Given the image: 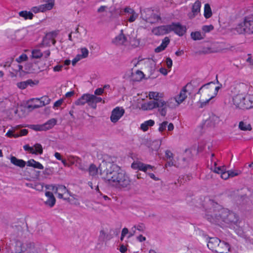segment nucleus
I'll list each match as a JSON object with an SVG mask.
<instances>
[{
    "instance_id": "obj_36",
    "label": "nucleus",
    "mask_w": 253,
    "mask_h": 253,
    "mask_svg": "<svg viewBox=\"0 0 253 253\" xmlns=\"http://www.w3.org/2000/svg\"><path fill=\"white\" fill-rule=\"evenodd\" d=\"M154 168V167H153V166H152L150 165H147V164L142 163V166H141L140 170H141V171H143L146 172L148 169L153 170Z\"/></svg>"
},
{
    "instance_id": "obj_5",
    "label": "nucleus",
    "mask_w": 253,
    "mask_h": 253,
    "mask_svg": "<svg viewBox=\"0 0 253 253\" xmlns=\"http://www.w3.org/2000/svg\"><path fill=\"white\" fill-rule=\"evenodd\" d=\"M237 32L240 34L253 33V16H249L245 18L244 22L238 25L236 28Z\"/></svg>"
},
{
    "instance_id": "obj_27",
    "label": "nucleus",
    "mask_w": 253,
    "mask_h": 253,
    "mask_svg": "<svg viewBox=\"0 0 253 253\" xmlns=\"http://www.w3.org/2000/svg\"><path fill=\"white\" fill-rule=\"evenodd\" d=\"M167 108H175L180 104L175 97L171 98L166 102Z\"/></svg>"
},
{
    "instance_id": "obj_64",
    "label": "nucleus",
    "mask_w": 253,
    "mask_h": 253,
    "mask_svg": "<svg viewBox=\"0 0 253 253\" xmlns=\"http://www.w3.org/2000/svg\"><path fill=\"white\" fill-rule=\"evenodd\" d=\"M62 68H63L62 65H58L55 66L53 68V70L55 72H58V71H61Z\"/></svg>"
},
{
    "instance_id": "obj_47",
    "label": "nucleus",
    "mask_w": 253,
    "mask_h": 253,
    "mask_svg": "<svg viewBox=\"0 0 253 253\" xmlns=\"http://www.w3.org/2000/svg\"><path fill=\"white\" fill-rule=\"evenodd\" d=\"M170 42V40L168 37H165L163 40L161 45H163L165 49L167 47Z\"/></svg>"
},
{
    "instance_id": "obj_26",
    "label": "nucleus",
    "mask_w": 253,
    "mask_h": 253,
    "mask_svg": "<svg viewBox=\"0 0 253 253\" xmlns=\"http://www.w3.org/2000/svg\"><path fill=\"white\" fill-rule=\"evenodd\" d=\"M27 166L32 167L40 169H43V166L38 162L36 161L34 159H31L27 162Z\"/></svg>"
},
{
    "instance_id": "obj_53",
    "label": "nucleus",
    "mask_w": 253,
    "mask_h": 253,
    "mask_svg": "<svg viewBox=\"0 0 253 253\" xmlns=\"http://www.w3.org/2000/svg\"><path fill=\"white\" fill-rule=\"evenodd\" d=\"M84 58L80 54H78L76 57L72 60V65L75 66L76 64L81 59Z\"/></svg>"
},
{
    "instance_id": "obj_25",
    "label": "nucleus",
    "mask_w": 253,
    "mask_h": 253,
    "mask_svg": "<svg viewBox=\"0 0 253 253\" xmlns=\"http://www.w3.org/2000/svg\"><path fill=\"white\" fill-rule=\"evenodd\" d=\"M57 123V120L55 119H51L42 125L44 131L52 128Z\"/></svg>"
},
{
    "instance_id": "obj_55",
    "label": "nucleus",
    "mask_w": 253,
    "mask_h": 253,
    "mask_svg": "<svg viewBox=\"0 0 253 253\" xmlns=\"http://www.w3.org/2000/svg\"><path fill=\"white\" fill-rule=\"evenodd\" d=\"M166 65L169 69H170L172 65V61L169 57H167L166 58Z\"/></svg>"
},
{
    "instance_id": "obj_2",
    "label": "nucleus",
    "mask_w": 253,
    "mask_h": 253,
    "mask_svg": "<svg viewBox=\"0 0 253 253\" xmlns=\"http://www.w3.org/2000/svg\"><path fill=\"white\" fill-rule=\"evenodd\" d=\"M205 210L207 218L211 222L216 223L220 220L227 223L236 224L238 216L227 209L221 208L220 206L212 200L209 199L206 203Z\"/></svg>"
},
{
    "instance_id": "obj_18",
    "label": "nucleus",
    "mask_w": 253,
    "mask_h": 253,
    "mask_svg": "<svg viewBox=\"0 0 253 253\" xmlns=\"http://www.w3.org/2000/svg\"><path fill=\"white\" fill-rule=\"evenodd\" d=\"M53 4L52 3H48L40 6H34L31 8V11L35 13H37L39 12H43L46 10H50L53 7Z\"/></svg>"
},
{
    "instance_id": "obj_43",
    "label": "nucleus",
    "mask_w": 253,
    "mask_h": 253,
    "mask_svg": "<svg viewBox=\"0 0 253 253\" xmlns=\"http://www.w3.org/2000/svg\"><path fill=\"white\" fill-rule=\"evenodd\" d=\"M17 86L21 89H25L28 86L26 81L17 83Z\"/></svg>"
},
{
    "instance_id": "obj_8",
    "label": "nucleus",
    "mask_w": 253,
    "mask_h": 253,
    "mask_svg": "<svg viewBox=\"0 0 253 253\" xmlns=\"http://www.w3.org/2000/svg\"><path fill=\"white\" fill-rule=\"evenodd\" d=\"M245 99V95L243 93H240L236 95L233 98V102L235 105L237 107L243 109H247V105L244 104Z\"/></svg>"
},
{
    "instance_id": "obj_61",
    "label": "nucleus",
    "mask_w": 253,
    "mask_h": 253,
    "mask_svg": "<svg viewBox=\"0 0 253 253\" xmlns=\"http://www.w3.org/2000/svg\"><path fill=\"white\" fill-rule=\"evenodd\" d=\"M165 49L163 47V45H160V46H158L157 48L155 49V51L156 53H159L163 50H164Z\"/></svg>"
},
{
    "instance_id": "obj_45",
    "label": "nucleus",
    "mask_w": 253,
    "mask_h": 253,
    "mask_svg": "<svg viewBox=\"0 0 253 253\" xmlns=\"http://www.w3.org/2000/svg\"><path fill=\"white\" fill-rule=\"evenodd\" d=\"M225 170V169L224 167H216L215 166L214 168L213 171L215 173L221 174L222 172H223Z\"/></svg>"
},
{
    "instance_id": "obj_42",
    "label": "nucleus",
    "mask_w": 253,
    "mask_h": 253,
    "mask_svg": "<svg viewBox=\"0 0 253 253\" xmlns=\"http://www.w3.org/2000/svg\"><path fill=\"white\" fill-rule=\"evenodd\" d=\"M28 57L26 54L23 53L18 58L16 59V61L18 63H21L23 61H27Z\"/></svg>"
},
{
    "instance_id": "obj_35",
    "label": "nucleus",
    "mask_w": 253,
    "mask_h": 253,
    "mask_svg": "<svg viewBox=\"0 0 253 253\" xmlns=\"http://www.w3.org/2000/svg\"><path fill=\"white\" fill-rule=\"evenodd\" d=\"M168 124V122L167 121H164L162 123H160L159 124V127L158 128L159 131L160 132H162L163 131H165L166 129Z\"/></svg>"
},
{
    "instance_id": "obj_56",
    "label": "nucleus",
    "mask_w": 253,
    "mask_h": 253,
    "mask_svg": "<svg viewBox=\"0 0 253 253\" xmlns=\"http://www.w3.org/2000/svg\"><path fill=\"white\" fill-rule=\"evenodd\" d=\"M220 174L221 177L225 180L228 179L230 177V174H229L228 172L225 171V170L222 172Z\"/></svg>"
},
{
    "instance_id": "obj_4",
    "label": "nucleus",
    "mask_w": 253,
    "mask_h": 253,
    "mask_svg": "<svg viewBox=\"0 0 253 253\" xmlns=\"http://www.w3.org/2000/svg\"><path fill=\"white\" fill-rule=\"evenodd\" d=\"M103 101V103H105V101L103 100L100 97H97L93 94L86 93L83 94L80 98H79L75 103L77 105H84L85 103H87L88 105L93 109H95L97 107L96 104Z\"/></svg>"
},
{
    "instance_id": "obj_49",
    "label": "nucleus",
    "mask_w": 253,
    "mask_h": 253,
    "mask_svg": "<svg viewBox=\"0 0 253 253\" xmlns=\"http://www.w3.org/2000/svg\"><path fill=\"white\" fill-rule=\"evenodd\" d=\"M210 121L211 122H213V125H215L219 122V118L215 115H212L210 118Z\"/></svg>"
},
{
    "instance_id": "obj_60",
    "label": "nucleus",
    "mask_w": 253,
    "mask_h": 253,
    "mask_svg": "<svg viewBox=\"0 0 253 253\" xmlns=\"http://www.w3.org/2000/svg\"><path fill=\"white\" fill-rule=\"evenodd\" d=\"M28 130L27 129H23L20 131L19 133H18V134L19 135V136H25L28 134Z\"/></svg>"
},
{
    "instance_id": "obj_10",
    "label": "nucleus",
    "mask_w": 253,
    "mask_h": 253,
    "mask_svg": "<svg viewBox=\"0 0 253 253\" xmlns=\"http://www.w3.org/2000/svg\"><path fill=\"white\" fill-rule=\"evenodd\" d=\"M152 32L155 35H163L169 33V25H163L154 28L152 30Z\"/></svg>"
},
{
    "instance_id": "obj_58",
    "label": "nucleus",
    "mask_w": 253,
    "mask_h": 253,
    "mask_svg": "<svg viewBox=\"0 0 253 253\" xmlns=\"http://www.w3.org/2000/svg\"><path fill=\"white\" fill-rule=\"evenodd\" d=\"M27 85H30L31 86H33L34 85L37 84H38L39 82L36 81V83H35L32 80L29 79L26 81Z\"/></svg>"
},
{
    "instance_id": "obj_48",
    "label": "nucleus",
    "mask_w": 253,
    "mask_h": 253,
    "mask_svg": "<svg viewBox=\"0 0 253 253\" xmlns=\"http://www.w3.org/2000/svg\"><path fill=\"white\" fill-rule=\"evenodd\" d=\"M81 50L82 54H80V55L82 56V57H83L84 58L87 57L88 55V49L84 47V48H82Z\"/></svg>"
},
{
    "instance_id": "obj_52",
    "label": "nucleus",
    "mask_w": 253,
    "mask_h": 253,
    "mask_svg": "<svg viewBox=\"0 0 253 253\" xmlns=\"http://www.w3.org/2000/svg\"><path fill=\"white\" fill-rule=\"evenodd\" d=\"M138 17V14L135 13L134 11L132 14H131V16L128 18V21L129 22H132L135 20V19Z\"/></svg>"
},
{
    "instance_id": "obj_28",
    "label": "nucleus",
    "mask_w": 253,
    "mask_h": 253,
    "mask_svg": "<svg viewBox=\"0 0 253 253\" xmlns=\"http://www.w3.org/2000/svg\"><path fill=\"white\" fill-rule=\"evenodd\" d=\"M154 124L155 122L153 120H149L142 123L140 126V128L143 131H146L148 129L149 126H154Z\"/></svg>"
},
{
    "instance_id": "obj_51",
    "label": "nucleus",
    "mask_w": 253,
    "mask_h": 253,
    "mask_svg": "<svg viewBox=\"0 0 253 253\" xmlns=\"http://www.w3.org/2000/svg\"><path fill=\"white\" fill-rule=\"evenodd\" d=\"M137 230L140 232H143L145 230V226L143 223H139L137 225H135Z\"/></svg>"
},
{
    "instance_id": "obj_23",
    "label": "nucleus",
    "mask_w": 253,
    "mask_h": 253,
    "mask_svg": "<svg viewBox=\"0 0 253 253\" xmlns=\"http://www.w3.org/2000/svg\"><path fill=\"white\" fill-rule=\"evenodd\" d=\"M165 156L167 160H169L166 164V167L169 166L171 167L172 166H175L173 162V154L169 150H167L165 152Z\"/></svg>"
},
{
    "instance_id": "obj_40",
    "label": "nucleus",
    "mask_w": 253,
    "mask_h": 253,
    "mask_svg": "<svg viewBox=\"0 0 253 253\" xmlns=\"http://www.w3.org/2000/svg\"><path fill=\"white\" fill-rule=\"evenodd\" d=\"M99 238L103 240H110L111 238L109 235L107 234L104 230L100 231Z\"/></svg>"
},
{
    "instance_id": "obj_9",
    "label": "nucleus",
    "mask_w": 253,
    "mask_h": 253,
    "mask_svg": "<svg viewBox=\"0 0 253 253\" xmlns=\"http://www.w3.org/2000/svg\"><path fill=\"white\" fill-rule=\"evenodd\" d=\"M57 35L56 32H52L47 34L42 40V44L46 46H50L51 42L53 45L56 43L55 37Z\"/></svg>"
},
{
    "instance_id": "obj_3",
    "label": "nucleus",
    "mask_w": 253,
    "mask_h": 253,
    "mask_svg": "<svg viewBox=\"0 0 253 253\" xmlns=\"http://www.w3.org/2000/svg\"><path fill=\"white\" fill-rule=\"evenodd\" d=\"M214 84V82H211L203 85L199 88L197 94L201 95L199 101L198 102V103L200 104V108H203L207 105L210 100L215 97L214 94L211 95V92L213 90L214 86H211V85Z\"/></svg>"
},
{
    "instance_id": "obj_50",
    "label": "nucleus",
    "mask_w": 253,
    "mask_h": 253,
    "mask_svg": "<svg viewBox=\"0 0 253 253\" xmlns=\"http://www.w3.org/2000/svg\"><path fill=\"white\" fill-rule=\"evenodd\" d=\"M128 233V229L126 227L124 228L123 229V230L122 231V233H121V238H120L121 241H122L124 240L125 236Z\"/></svg>"
},
{
    "instance_id": "obj_22",
    "label": "nucleus",
    "mask_w": 253,
    "mask_h": 253,
    "mask_svg": "<svg viewBox=\"0 0 253 253\" xmlns=\"http://www.w3.org/2000/svg\"><path fill=\"white\" fill-rule=\"evenodd\" d=\"M186 86L187 85L184 86L180 91L179 93L175 97L180 104L183 102L187 97Z\"/></svg>"
},
{
    "instance_id": "obj_34",
    "label": "nucleus",
    "mask_w": 253,
    "mask_h": 253,
    "mask_svg": "<svg viewBox=\"0 0 253 253\" xmlns=\"http://www.w3.org/2000/svg\"><path fill=\"white\" fill-rule=\"evenodd\" d=\"M29 127L36 131H44L42 125H31Z\"/></svg>"
},
{
    "instance_id": "obj_46",
    "label": "nucleus",
    "mask_w": 253,
    "mask_h": 253,
    "mask_svg": "<svg viewBox=\"0 0 253 253\" xmlns=\"http://www.w3.org/2000/svg\"><path fill=\"white\" fill-rule=\"evenodd\" d=\"M249 102L251 103H247V109H250L251 108H253V94H249Z\"/></svg>"
},
{
    "instance_id": "obj_29",
    "label": "nucleus",
    "mask_w": 253,
    "mask_h": 253,
    "mask_svg": "<svg viewBox=\"0 0 253 253\" xmlns=\"http://www.w3.org/2000/svg\"><path fill=\"white\" fill-rule=\"evenodd\" d=\"M19 15L24 18L25 20L32 19L34 16L33 14L31 11H21L19 12Z\"/></svg>"
},
{
    "instance_id": "obj_54",
    "label": "nucleus",
    "mask_w": 253,
    "mask_h": 253,
    "mask_svg": "<svg viewBox=\"0 0 253 253\" xmlns=\"http://www.w3.org/2000/svg\"><path fill=\"white\" fill-rule=\"evenodd\" d=\"M104 93V88H98L94 91V95H100Z\"/></svg>"
},
{
    "instance_id": "obj_37",
    "label": "nucleus",
    "mask_w": 253,
    "mask_h": 253,
    "mask_svg": "<svg viewBox=\"0 0 253 253\" xmlns=\"http://www.w3.org/2000/svg\"><path fill=\"white\" fill-rule=\"evenodd\" d=\"M149 96L150 99H153V100H162V99H159V93L157 92H150Z\"/></svg>"
},
{
    "instance_id": "obj_31",
    "label": "nucleus",
    "mask_w": 253,
    "mask_h": 253,
    "mask_svg": "<svg viewBox=\"0 0 253 253\" xmlns=\"http://www.w3.org/2000/svg\"><path fill=\"white\" fill-rule=\"evenodd\" d=\"M33 147V151L35 153H32V154H42L43 153L42 147L41 144L36 143Z\"/></svg>"
},
{
    "instance_id": "obj_41",
    "label": "nucleus",
    "mask_w": 253,
    "mask_h": 253,
    "mask_svg": "<svg viewBox=\"0 0 253 253\" xmlns=\"http://www.w3.org/2000/svg\"><path fill=\"white\" fill-rule=\"evenodd\" d=\"M141 166H142V163L140 162H134L131 164V168L134 169H140Z\"/></svg>"
},
{
    "instance_id": "obj_59",
    "label": "nucleus",
    "mask_w": 253,
    "mask_h": 253,
    "mask_svg": "<svg viewBox=\"0 0 253 253\" xmlns=\"http://www.w3.org/2000/svg\"><path fill=\"white\" fill-rule=\"evenodd\" d=\"M63 99H59V100L56 101L54 104L53 107L55 108V107H58L62 105V104L63 103Z\"/></svg>"
},
{
    "instance_id": "obj_24",
    "label": "nucleus",
    "mask_w": 253,
    "mask_h": 253,
    "mask_svg": "<svg viewBox=\"0 0 253 253\" xmlns=\"http://www.w3.org/2000/svg\"><path fill=\"white\" fill-rule=\"evenodd\" d=\"M10 162L12 164L15 166L19 167L20 168H24L25 166L26 162L23 160L18 159L14 156H11L10 157Z\"/></svg>"
},
{
    "instance_id": "obj_13",
    "label": "nucleus",
    "mask_w": 253,
    "mask_h": 253,
    "mask_svg": "<svg viewBox=\"0 0 253 253\" xmlns=\"http://www.w3.org/2000/svg\"><path fill=\"white\" fill-rule=\"evenodd\" d=\"M40 101V105H28L27 108L29 109H35L36 108H40L46 105L49 104L50 99L47 96H44L42 97L40 99H36Z\"/></svg>"
},
{
    "instance_id": "obj_63",
    "label": "nucleus",
    "mask_w": 253,
    "mask_h": 253,
    "mask_svg": "<svg viewBox=\"0 0 253 253\" xmlns=\"http://www.w3.org/2000/svg\"><path fill=\"white\" fill-rule=\"evenodd\" d=\"M248 58L247 59L246 61L250 64V65L253 67V59L250 54H248Z\"/></svg>"
},
{
    "instance_id": "obj_33",
    "label": "nucleus",
    "mask_w": 253,
    "mask_h": 253,
    "mask_svg": "<svg viewBox=\"0 0 253 253\" xmlns=\"http://www.w3.org/2000/svg\"><path fill=\"white\" fill-rule=\"evenodd\" d=\"M192 39L195 41L200 40L204 39V36L200 32H192L191 34Z\"/></svg>"
},
{
    "instance_id": "obj_1",
    "label": "nucleus",
    "mask_w": 253,
    "mask_h": 253,
    "mask_svg": "<svg viewBox=\"0 0 253 253\" xmlns=\"http://www.w3.org/2000/svg\"><path fill=\"white\" fill-rule=\"evenodd\" d=\"M99 173L102 178L111 187L123 190L129 189L130 180L126 173L116 164L103 161L98 168L92 164L88 169L90 175L94 177Z\"/></svg>"
},
{
    "instance_id": "obj_57",
    "label": "nucleus",
    "mask_w": 253,
    "mask_h": 253,
    "mask_svg": "<svg viewBox=\"0 0 253 253\" xmlns=\"http://www.w3.org/2000/svg\"><path fill=\"white\" fill-rule=\"evenodd\" d=\"M23 148L25 151H29L31 154H32V153H34L33 151V147H30L29 145H24Z\"/></svg>"
},
{
    "instance_id": "obj_62",
    "label": "nucleus",
    "mask_w": 253,
    "mask_h": 253,
    "mask_svg": "<svg viewBox=\"0 0 253 253\" xmlns=\"http://www.w3.org/2000/svg\"><path fill=\"white\" fill-rule=\"evenodd\" d=\"M124 11L126 13H129L131 14L134 12V10L129 7H126L124 9Z\"/></svg>"
},
{
    "instance_id": "obj_21",
    "label": "nucleus",
    "mask_w": 253,
    "mask_h": 253,
    "mask_svg": "<svg viewBox=\"0 0 253 253\" xmlns=\"http://www.w3.org/2000/svg\"><path fill=\"white\" fill-rule=\"evenodd\" d=\"M24 246H25V243L23 244L20 241H16L11 248V253H21L24 251Z\"/></svg>"
},
{
    "instance_id": "obj_30",
    "label": "nucleus",
    "mask_w": 253,
    "mask_h": 253,
    "mask_svg": "<svg viewBox=\"0 0 253 253\" xmlns=\"http://www.w3.org/2000/svg\"><path fill=\"white\" fill-rule=\"evenodd\" d=\"M239 128H240V129L243 131H251L252 129L251 125L250 124H248L243 121H241L239 123Z\"/></svg>"
},
{
    "instance_id": "obj_16",
    "label": "nucleus",
    "mask_w": 253,
    "mask_h": 253,
    "mask_svg": "<svg viewBox=\"0 0 253 253\" xmlns=\"http://www.w3.org/2000/svg\"><path fill=\"white\" fill-rule=\"evenodd\" d=\"M23 253H38V250L34 243L28 242L23 246Z\"/></svg>"
},
{
    "instance_id": "obj_17",
    "label": "nucleus",
    "mask_w": 253,
    "mask_h": 253,
    "mask_svg": "<svg viewBox=\"0 0 253 253\" xmlns=\"http://www.w3.org/2000/svg\"><path fill=\"white\" fill-rule=\"evenodd\" d=\"M47 199L44 202V204L49 207L50 208L53 207L56 202V199L53 193L49 191H47L45 194Z\"/></svg>"
},
{
    "instance_id": "obj_44",
    "label": "nucleus",
    "mask_w": 253,
    "mask_h": 253,
    "mask_svg": "<svg viewBox=\"0 0 253 253\" xmlns=\"http://www.w3.org/2000/svg\"><path fill=\"white\" fill-rule=\"evenodd\" d=\"M213 29V26L211 25L203 26L202 30L205 33L209 32Z\"/></svg>"
},
{
    "instance_id": "obj_39",
    "label": "nucleus",
    "mask_w": 253,
    "mask_h": 253,
    "mask_svg": "<svg viewBox=\"0 0 253 253\" xmlns=\"http://www.w3.org/2000/svg\"><path fill=\"white\" fill-rule=\"evenodd\" d=\"M6 135L8 137H13L15 138H17L19 136L18 133H16L15 131L13 130H8V132L6 133Z\"/></svg>"
},
{
    "instance_id": "obj_15",
    "label": "nucleus",
    "mask_w": 253,
    "mask_h": 253,
    "mask_svg": "<svg viewBox=\"0 0 253 253\" xmlns=\"http://www.w3.org/2000/svg\"><path fill=\"white\" fill-rule=\"evenodd\" d=\"M46 188L50 189L52 191H54L55 193L60 192L61 193H65L67 192L70 196H72L70 192H69L66 188V187L62 185H58L57 186L50 185L46 187Z\"/></svg>"
},
{
    "instance_id": "obj_6",
    "label": "nucleus",
    "mask_w": 253,
    "mask_h": 253,
    "mask_svg": "<svg viewBox=\"0 0 253 253\" xmlns=\"http://www.w3.org/2000/svg\"><path fill=\"white\" fill-rule=\"evenodd\" d=\"M147 105V109L152 110L155 108H159V111L161 115L163 116H165L166 115L167 104L164 100H151L149 101Z\"/></svg>"
},
{
    "instance_id": "obj_11",
    "label": "nucleus",
    "mask_w": 253,
    "mask_h": 253,
    "mask_svg": "<svg viewBox=\"0 0 253 253\" xmlns=\"http://www.w3.org/2000/svg\"><path fill=\"white\" fill-rule=\"evenodd\" d=\"M112 42L116 45H126L127 42L126 37L123 34V30L121 31V33L114 38Z\"/></svg>"
},
{
    "instance_id": "obj_20",
    "label": "nucleus",
    "mask_w": 253,
    "mask_h": 253,
    "mask_svg": "<svg viewBox=\"0 0 253 253\" xmlns=\"http://www.w3.org/2000/svg\"><path fill=\"white\" fill-rule=\"evenodd\" d=\"M230 250V246L228 243L220 240V243L218 246L216 253H228Z\"/></svg>"
},
{
    "instance_id": "obj_7",
    "label": "nucleus",
    "mask_w": 253,
    "mask_h": 253,
    "mask_svg": "<svg viewBox=\"0 0 253 253\" xmlns=\"http://www.w3.org/2000/svg\"><path fill=\"white\" fill-rule=\"evenodd\" d=\"M169 26V33L173 31L176 34L179 36H183L186 32V28L185 26L181 25L180 23H172Z\"/></svg>"
},
{
    "instance_id": "obj_12",
    "label": "nucleus",
    "mask_w": 253,
    "mask_h": 253,
    "mask_svg": "<svg viewBox=\"0 0 253 253\" xmlns=\"http://www.w3.org/2000/svg\"><path fill=\"white\" fill-rule=\"evenodd\" d=\"M125 111L123 109H120L119 107H116L112 112L110 117L111 121L113 123L117 122L121 117L124 115Z\"/></svg>"
},
{
    "instance_id": "obj_32",
    "label": "nucleus",
    "mask_w": 253,
    "mask_h": 253,
    "mask_svg": "<svg viewBox=\"0 0 253 253\" xmlns=\"http://www.w3.org/2000/svg\"><path fill=\"white\" fill-rule=\"evenodd\" d=\"M212 15L211 10L209 3H206L204 7V16L206 18H210Z\"/></svg>"
},
{
    "instance_id": "obj_19",
    "label": "nucleus",
    "mask_w": 253,
    "mask_h": 253,
    "mask_svg": "<svg viewBox=\"0 0 253 253\" xmlns=\"http://www.w3.org/2000/svg\"><path fill=\"white\" fill-rule=\"evenodd\" d=\"M201 3L199 0H197L193 4L192 7V13L189 14V17L190 19L193 18L197 15L200 11Z\"/></svg>"
},
{
    "instance_id": "obj_14",
    "label": "nucleus",
    "mask_w": 253,
    "mask_h": 253,
    "mask_svg": "<svg viewBox=\"0 0 253 253\" xmlns=\"http://www.w3.org/2000/svg\"><path fill=\"white\" fill-rule=\"evenodd\" d=\"M220 243V239L215 237L210 238L207 246L209 249L212 252L216 253L218 246Z\"/></svg>"
},
{
    "instance_id": "obj_38",
    "label": "nucleus",
    "mask_w": 253,
    "mask_h": 253,
    "mask_svg": "<svg viewBox=\"0 0 253 253\" xmlns=\"http://www.w3.org/2000/svg\"><path fill=\"white\" fill-rule=\"evenodd\" d=\"M42 56V53L40 50L35 49L32 51V57L34 58H39Z\"/></svg>"
}]
</instances>
